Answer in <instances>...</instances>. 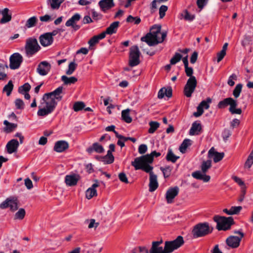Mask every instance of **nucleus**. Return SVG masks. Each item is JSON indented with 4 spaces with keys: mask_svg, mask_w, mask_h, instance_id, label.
Segmentation results:
<instances>
[{
    "mask_svg": "<svg viewBox=\"0 0 253 253\" xmlns=\"http://www.w3.org/2000/svg\"><path fill=\"white\" fill-rule=\"evenodd\" d=\"M224 153H219L215 151L213 147H212L208 152V157L212 158L214 163H217L221 161L224 157Z\"/></svg>",
    "mask_w": 253,
    "mask_h": 253,
    "instance_id": "24",
    "label": "nucleus"
},
{
    "mask_svg": "<svg viewBox=\"0 0 253 253\" xmlns=\"http://www.w3.org/2000/svg\"><path fill=\"white\" fill-rule=\"evenodd\" d=\"M23 57L19 53H14L9 58V68L12 70L18 69L23 62Z\"/></svg>",
    "mask_w": 253,
    "mask_h": 253,
    "instance_id": "14",
    "label": "nucleus"
},
{
    "mask_svg": "<svg viewBox=\"0 0 253 253\" xmlns=\"http://www.w3.org/2000/svg\"><path fill=\"white\" fill-rule=\"evenodd\" d=\"M134 168L135 170L141 169L144 171L149 174L150 182L149 184V190L150 192H153L155 191L158 187L159 184L157 181V176L152 171L153 167L152 166H147L146 167H137V168L136 167Z\"/></svg>",
    "mask_w": 253,
    "mask_h": 253,
    "instance_id": "6",
    "label": "nucleus"
},
{
    "mask_svg": "<svg viewBox=\"0 0 253 253\" xmlns=\"http://www.w3.org/2000/svg\"><path fill=\"white\" fill-rule=\"evenodd\" d=\"M140 52L138 47L137 45H134L130 47L129 54L128 65L132 67L139 65L140 61Z\"/></svg>",
    "mask_w": 253,
    "mask_h": 253,
    "instance_id": "11",
    "label": "nucleus"
},
{
    "mask_svg": "<svg viewBox=\"0 0 253 253\" xmlns=\"http://www.w3.org/2000/svg\"><path fill=\"white\" fill-rule=\"evenodd\" d=\"M104 38L105 34L101 33V34L96 36H94L92 38H91L88 41V43L90 46H92L98 43L100 40H102Z\"/></svg>",
    "mask_w": 253,
    "mask_h": 253,
    "instance_id": "33",
    "label": "nucleus"
},
{
    "mask_svg": "<svg viewBox=\"0 0 253 253\" xmlns=\"http://www.w3.org/2000/svg\"><path fill=\"white\" fill-rule=\"evenodd\" d=\"M230 209H231L232 215L238 214L240 213V212L242 210V207L241 206H233V207H231Z\"/></svg>",
    "mask_w": 253,
    "mask_h": 253,
    "instance_id": "57",
    "label": "nucleus"
},
{
    "mask_svg": "<svg viewBox=\"0 0 253 253\" xmlns=\"http://www.w3.org/2000/svg\"><path fill=\"white\" fill-rule=\"evenodd\" d=\"M150 128L148 130L149 133H153L159 127L160 124L157 122H150L149 123Z\"/></svg>",
    "mask_w": 253,
    "mask_h": 253,
    "instance_id": "43",
    "label": "nucleus"
},
{
    "mask_svg": "<svg viewBox=\"0 0 253 253\" xmlns=\"http://www.w3.org/2000/svg\"><path fill=\"white\" fill-rule=\"evenodd\" d=\"M56 105L57 102L54 98L45 93L42 96L41 105L39 106V110L37 115L41 117L47 116L53 111Z\"/></svg>",
    "mask_w": 253,
    "mask_h": 253,
    "instance_id": "1",
    "label": "nucleus"
},
{
    "mask_svg": "<svg viewBox=\"0 0 253 253\" xmlns=\"http://www.w3.org/2000/svg\"><path fill=\"white\" fill-rule=\"evenodd\" d=\"M211 167V161H204L201 165V171L197 170L192 173V176L199 180H202L205 182H209L210 180L211 176L206 173Z\"/></svg>",
    "mask_w": 253,
    "mask_h": 253,
    "instance_id": "3",
    "label": "nucleus"
},
{
    "mask_svg": "<svg viewBox=\"0 0 253 253\" xmlns=\"http://www.w3.org/2000/svg\"><path fill=\"white\" fill-rule=\"evenodd\" d=\"M31 89V85L28 83L24 84L18 88V91L20 93L24 94L25 92H28Z\"/></svg>",
    "mask_w": 253,
    "mask_h": 253,
    "instance_id": "49",
    "label": "nucleus"
},
{
    "mask_svg": "<svg viewBox=\"0 0 253 253\" xmlns=\"http://www.w3.org/2000/svg\"><path fill=\"white\" fill-rule=\"evenodd\" d=\"M80 176L78 174H73L67 175L65 178V182L67 185L69 186L77 185L78 181L80 180Z\"/></svg>",
    "mask_w": 253,
    "mask_h": 253,
    "instance_id": "21",
    "label": "nucleus"
},
{
    "mask_svg": "<svg viewBox=\"0 0 253 253\" xmlns=\"http://www.w3.org/2000/svg\"><path fill=\"white\" fill-rule=\"evenodd\" d=\"M182 55L178 53H175L173 57L170 59V63L172 65L175 64L178 62L181 59Z\"/></svg>",
    "mask_w": 253,
    "mask_h": 253,
    "instance_id": "53",
    "label": "nucleus"
},
{
    "mask_svg": "<svg viewBox=\"0 0 253 253\" xmlns=\"http://www.w3.org/2000/svg\"><path fill=\"white\" fill-rule=\"evenodd\" d=\"M18 141L15 139H11L7 143L6 149L8 154L16 152L19 146Z\"/></svg>",
    "mask_w": 253,
    "mask_h": 253,
    "instance_id": "23",
    "label": "nucleus"
},
{
    "mask_svg": "<svg viewBox=\"0 0 253 253\" xmlns=\"http://www.w3.org/2000/svg\"><path fill=\"white\" fill-rule=\"evenodd\" d=\"M242 84H237L235 86L233 92V95L236 98H238L239 96L240 93L242 91Z\"/></svg>",
    "mask_w": 253,
    "mask_h": 253,
    "instance_id": "50",
    "label": "nucleus"
},
{
    "mask_svg": "<svg viewBox=\"0 0 253 253\" xmlns=\"http://www.w3.org/2000/svg\"><path fill=\"white\" fill-rule=\"evenodd\" d=\"M191 140L189 139H185L183 140L180 146H179V150L182 153H185L187 148L191 144Z\"/></svg>",
    "mask_w": 253,
    "mask_h": 253,
    "instance_id": "36",
    "label": "nucleus"
},
{
    "mask_svg": "<svg viewBox=\"0 0 253 253\" xmlns=\"http://www.w3.org/2000/svg\"><path fill=\"white\" fill-rule=\"evenodd\" d=\"M13 88V84L12 81H9L8 84L5 85L3 88V91L6 92L7 96H9Z\"/></svg>",
    "mask_w": 253,
    "mask_h": 253,
    "instance_id": "42",
    "label": "nucleus"
},
{
    "mask_svg": "<svg viewBox=\"0 0 253 253\" xmlns=\"http://www.w3.org/2000/svg\"><path fill=\"white\" fill-rule=\"evenodd\" d=\"M197 111L196 112H194L193 115L196 117H198L201 116L204 113V109L202 107V106L199 105L197 107Z\"/></svg>",
    "mask_w": 253,
    "mask_h": 253,
    "instance_id": "58",
    "label": "nucleus"
},
{
    "mask_svg": "<svg viewBox=\"0 0 253 253\" xmlns=\"http://www.w3.org/2000/svg\"><path fill=\"white\" fill-rule=\"evenodd\" d=\"M63 87L60 86L57 88L53 91L46 93V94L51 98H54V100H57L59 101L61 100L62 99V94H63Z\"/></svg>",
    "mask_w": 253,
    "mask_h": 253,
    "instance_id": "25",
    "label": "nucleus"
},
{
    "mask_svg": "<svg viewBox=\"0 0 253 253\" xmlns=\"http://www.w3.org/2000/svg\"><path fill=\"white\" fill-rule=\"evenodd\" d=\"M233 80H237V76L234 74H232L229 77L228 80V85H229L231 86H232L234 85L235 82L233 81Z\"/></svg>",
    "mask_w": 253,
    "mask_h": 253,
    "instance_id": "61",
    "label": "nucleus"
},
{
    "mask_svg": "<svg viewBox=\"0 0 253 253\" xmlns=\"http://www.w3.org/2000/svg\"><path fill=\"white\" fill-rule=\"evenodd\" d=\"M130 110L129 109H126L122 111V119L126 123H130L132 119L130 116Z\"/></svg>",
    "mask_w": 253,
    "mask_h": 253,
    "instance_id": "34",
    "label": "nucleus"
},
{
    "mask_svg": "<svg viewBox=\"0 0 253 253\" xmlns=\"http://www.w3.org/2000/svg\"><path fill=\"white\" fill-rule=\"evenodd\" d=\"M163 240L153 241L152 243V246L149 250V253H166L165 247L163 248L161 245Z\"/></svg>",
    "mask_w": 253,
    "mask_h": 253,
    "instance_id": "19",
    "label": "nucleus"
},
{
    "mask_svg": "<svg viewBox=\"0 0 253 253\" xmlns=\"http://www.w3.org/2000/svg\"><path fill=\"white\" fill-rule=\"evenodd\" d=\"M126 21L127 22L134 23V24L137 25L140 23L141 19L138 17H133L131 15H129L127 17Z\"/></svg>",
    "mask_w": 253,
    "mask_h": 253,
    "instance_id": "48",
    "label": "nucleus"
},
{
    "mask_svg": "<svg viewBox=\"0 0 253 253\" xmlns=\"http://www.w3.org/2000/svg\"><path fill=\"white\" fill-rule=\"evenodd\" d=\"M15 106L18 109H23L24 108V103L21 99H16L15 101Z\"/></svg>",
    "mask_w": 253,
    "mask_h": 253,
    "instance_id": "56",
    "label": "nucleus"
},
{
    "mask_svg": "<svg viewBox=\"0 0 253 253\" xmlns=\"http://www.w3.org/2000/svg\"><path fill=\"white\" fill-rule=\"evenodd\" d=\"M102 158L105 164H110L113 163L114 161V157L112 153H111L110 151H107V155Z\"/></svg>",
    "mask_w": 253,
    "mask_h": 253,
    "instance_id": "41",
    "label": "nucleus"
},
{
    "mask_svg": "<svg viewBox=\"0 0 253 253\" xmlns=\"http://www.w3.org/2000/svg\"><path fill=\"white\" fill-rule=\"evenodd\" d=\"M9 208L11 211H15L18 209V201L16 198L10 197L6 199L0 204V208L1 209Z\"/></svg>",
    "mask_w": 253,
    "mask_h": 253,
    "instance_id": "15",
    "label": "nucleus"
},
{
    "mask_svg": "<svg viewBox=\"0 0 253 253\" xmlns=\"http://www.w3.org/2000/svg\"><path fill=\"white\" fill-rule=\"evenodd\" d=\"M213 228L208 222L200 223L194 226L192 234L195 238L207 236L212 232Z\"/></svg>",
    "mask_w": 253,
    "mask_h": 253,
    "instance_id": "4",
    "label": "nucleus"
},
{
    "mask_svg": "<svg viewBox=\"0 0 253 253\" xmlns=\"http://www.w3.org/2000/svg\"><path fill=\"white\" fill-rule=\"evenodd\" d=\"M69 148V144L64 140H60L57 141L54 146V150L57 152L61 153Z\"/></svg>",
    "mask_w": 253,
    "mask_h": 253,
    "instance_id": "26",
    "label": "nucleus"
},
{
    "mask_svg": "<svg viewBox=\"0 0 253 253\" xmlns=\"http://www.w3.org/2000/svg\"><path fill=\"white\" fill-rule=\"evenodd\" d=\"M85 107V104L82 101L76 102L73 105V109L75 112H78L83 109Z\"/></svg>",
    "mask_w": 253,
    "mask_h": 253,
    "instance_id": "44",
    "label": "nucleus"
},
{
    "mask_svg": "<svg viewBox=\"0 0 253 253\" xmlns=\"http://www.w3.org/2000/svg\"><path fill=\"white\" fill-rule=\"evenodd\" d=\"M40 42L44 47L50 45L53 42V38L50 37L47 33L41 35L39 37Z\"/></svg>",
    "mask_w": 253,
    "mask_h": 253,
    "instance_id": "22",
    "label": "nucleus"
},
{
    "mask_svg": "<svg viewBox=\"0 0 253 253\" xmlns=\"http://www.w3.org/2000/svg\"><path fill=\"white\" fill-rule=\"evenodd\" d=\"M98 4L103 12H106L115 6L113 0H101Z\"/></svg>",
    "mask_w": 253,
    "mask_h": 253,
    "instance_id": "27",
    "label": "nucleus"
},
{
    "mask_svg": "<svg viewBox=\"0 0 253 253\" xmlns=\"http://www.w3.org/2000/svg\"><path fill=\"white\" fill-rule=\"evenodd\" d=\"M160 169L163 171L164 176L167 178L170 176L172 169L170 166H167L165 168L161 167Z\"/></svg>",
    "mask_w": 253,
    "mask_h": 253,
    "instance_id": "51",
    "label": "nucleus"
},
{
    "mask_svg": "<svg viewBox=\"0 0 253 253\" xmlns=\"http://www.w3.org/2000/svg\"><path fill=\"white\" fill-rule=\"evenodd\" d=\"M119 178L123 182L128 183V181L126 174L124 172H121L119 174Z\"/></svg>",
    "mask_w": 253,
    "mask_h": 253,
    "instance_id": "59",
    "label": "nucleus"
},
{
    "mask_svg": "<svg viewBox=\"0 0 253 253\" xmlns=\"http://www.w3.org/2000/svg\"><path fill=\"white\" fill-rule=\"evenodd\" d=\"M120 22L119 21H115L110 24V25L106 29V31L102 32L105 34V37L106 34L112 35L117 32V29L119 27Z\"/></svg>",
    "mask_w": 253,
    "mask_h": 253,
    "instance_id": "29",
    "label": "nucleus"
},
{
    "mask_svg": "<svg viewBox=\"0 0 253 253\" xmlns=\"http://www.w3.org/2000/svg\"><path fill=\"white\" fill-rule=\"evenodd\" d=\"M81 15L79 13H76L71 17L65 23L67 27H71L74 31H77L80 28V26L77 24L81 19Z\"/></svg>",
    "mask_w": 253,
    "mask_h": 253,
    "instance_id": "16",
    "label": "nucleus"
},
{
    "mask_svg": "<svg viewBox=\"0 0 253 253\" xmlns=\"http://www.w3.org/2000/svg\"><path fill=\"white\" fill-rule=\"evenodd\" d=\"M99 222H95V220L94 219H91L89 220V223L88 226V228H96L99 225Z\"/></svg>",
    "mask_w": 253,
    "mask_h": 253,
    "instance_id": "62",
    "label": "nucleus"
},
{
    "mask_svg": "<svg viewBox=\"0 0 253 253\" xmlns=\"http://www.w3.org/2000/svg\"><path fill=\"white\" fill-rule=\"evenodd\" d=\"M197 84V81L195 77L189 78L184 87V94L187 97H190L195 90Z\"/></svg>",
    "mask_w": 253,
    "mask_h": 253,
    "instance_id": "12",
    "label": "nucleus"
},
{
    "mask_svg": "<svg viewBox=\"0 0 253 253\" xmlns=\"http://www.w3.org/2000/svg\"><path fill=\"white\" fill-rule=\"evenodd\" d=\"M179 158V157L178 156H176L173 154L171 149H169L168 150V152L166 156V160L168 161L174 163Z\"/></svg>",
    "mask_w": 253,
    "mask_h": 253,
    "instance_id": "38",
    "label": "nucleus"
},
{
    "mask_svg": "<svg viewBox=\"0 0 253 253\" xmlns=\"http://www.w3.org/2000/svg\"><path fill=\"white\" fill-rule=\"evenodd\" d=\"M0 14L2 15V18L0 20L1 24L6 23L11 20V14L9 12L8 8H5L2 11H0Z\"/></svg>",
    "mask_w": 253,
    "mask_h": 253,
    "instance_id": "28",
    "label": "nucleus"
},
{
    "mask_svg": "<svg viewBox=\"0 0 253 253\" xmlns=\"http://www.w3.org/2000/svg\"><path fill=\"white\" fill-rule=\"evenodd\" d=\"M211 102V99L210 97L207 98L205 100H203L200 103L202 107L205 109H208L210 107V104Z\"/></svg>",
    "mask_w": 253,
    "mask_h": 253,
    "instance_id": "54",
    "label": "nucleus"
},
{
    "mask_svg": "<svg viewBox=\"0 0 253 253\" xmlns=\"http://www.w3.org/2000/svg\"><path fill=\"white\" fill-rule=\"evenodd\" d=\"M25 211L24 209L21 208L19 211L15 213L14 219H23L25 216Z\"/></svg>",
    "mask_w": 253,
    "mask_h": 253,
    "instance_id": "45",
    "label": "nucleus"
},
{
    "mask_svg": "<svg viewBox=\"0 0 253 253\" xmlns=\"http://www.w3.org/2000/svg\"><path fill=\"white\" fill-rule=\"evenodd\" d=\"M147 146L146 144H141L138 147V152L140 154H143L146 152Z\"/></svg>",
    "mask_w": 253,
    "mask_h": 253,
    "instance_id": "63",
    "label": "nucleus"
},
{
    "mask_svg": "<svg viewBox=\"0 0 253 253\" xmlns=\"http://www.w3.org/2000/svg\"><path fill=\"white\" fill-rule=\"evenodd\" d=\"M38 22V19L36 16H33L29 18L26 23L25 26L28 28H30L36 26Z\"/></svg>",
    "mask_w": 253,
    "mask_h": 253,
    "instance_id": "39",
    "label": "nucleus"
},
{
    "mask_svg": "<svg viewBox=\"0 0 253 253\" xmlns=\"http://www.w3.org/2000/svg\"><path fill=\"white\" fill-rule=\"evenodd\" d=\"M95 182L92 186L89 187L85 192L86 198L89 200L94 196H97V193L96 188L99 186V182L98 180L95 179L94 180Z\"/></svg>",
    "mask_w": 253,
    "mask_h": 253,
    "instance_id": "20",
    "label": "nucleus"
},
{
    "mask_svg": "<svg viewBox=\"0 0 253 253\" xmlns=\"http://www.w3.org/2000/svg\"><path fill=\"white\" fill-rule=\"evenodd\" d=\"M213 220L216 222V228L218 230H227L230 228L231 226L234 224L232 217H226L218 215L214 216Z\"/></svg>",
    "mask_w": 253,
    "mask_h": 253,
    "instance_id": "7",
    "label": "nucleus"
},
{
    "mask_svg": "<svg viewBox=\"0 0 253 253\" xmlns=\"http://www.w3.org/2000/svg\"><path fill=\"white\" fill-rule=\"evenodd\" d=\"M184 240L181 236H178L173 241H167L165 242L166 253H170L177 250L184 244Z\"/></svg>",
    "mask_w": 253,
    "mask_h": 253,
    "instance_id": "9",
    "label": "nucleus"
},
{
    "mask_svg": "<svg viewBox=\"0 0 253 253\" xmlns=\"http://www.w3.org/2000/svg\"><path fill=\"white\" fill-rule=\"evenodd\" d=\"M77 67V64L75 62H71L68 66V69L66 71V74L70 75L73 74Z\"/></svg>",
    "mask_w": 253,
    "mask_h": 253,
    "instance_id": "47",
    "label": "nucleus"
},
{
    "mask_svg": "<svg viewBox=\"0 0 253 253\" xmlns=\"http://www.w3.org/2000/svg\"><path fill=\"white\" fill-rule=\"evenodd\" d=\"M253 164V150L248 157L245 163V167L250 169Z\"/></svg>",
    "mask_w": 253,
    "mask_h": 253,
    "instance_id": "46",
    "label": "nucleus"
},
{
    "mask_svg": "<svg viewBox=\"0 0 253 253\" xmlns=\"http://www.w3.org/2000/svg\"><path fill=\"white\" fill-rule=\"evenodd\" d=\"M41 48V47L36 38H29L26 40L25 50L26 54L28 56H33L38 52Z\"/></svg>",
    "mask_w": 253,
    "mask_h": 253,
    "instance_id": "8",
    "label": "nucleus"
},
{
    "mask_svg": "<svg viewBox=\"0 0 253 253\" xmlns=\"http://www.w3.org/2000/svg\"><path fill=\"white\" fill-rule=\"evenodd\" d=\"M208 0H197V4L199 8L201 10L206 4Z\"/></svg>",
    "mask_w": 253,
    "mask_h": 253,
    "instance_id": "64",
    "label": "nucleus"
},
{
    "mask_svg": "<svg viewBox=\"0 0 253 253\" xmlns=\"http://www.w3.org/2000/svg\"><path fill=\"white\" fill-rule=\"evenodd\" d=\"M51 69V65L48 62L43 61L39 63L37 72L41 76H45Z\"/></svg>",
    "mask_w": 253,
    "mask_h": 253,
    "instance_id": "17",
    "label": "nucleus"
},
{
    "mask_svg": "<svg viewBox=\"0 0 253 253\" xmlns=\"http://www.w3.org/2000/svg\"><path fill=\"white\" fill-rule=\"evenodd\" d=\"M167 32H163L162 33V37L161 38H157L155 36H153L152 33H148L145 36L141 38V41L146 42L149 46H154L159 43H162L165 40L167 37Z\"/></svg>",
    "mask_w": 253,
    "mask_h": 253,
    "instance_id": "10",
    "label": "nucleus"
},
{
    "mask_svg": "<svg viewBox=\"0 0 253 253\" xmlns=\"http://www.w3.org/2000/svg\"><path fill=\"white\" fill-rule=\"evenodd\" d=\"M185 72L187 76L189 77V78H191L192 77H194L192 76L193 73V70L192 68L189 67L188 65L187 66H185Z\"/></svg>",
    "mask_w": 253,
    "mask_h": 253,
    "instance_id": "60",
    "label": "nucleus"
},
{
    "mask_svg": "<svg viewBox=\"0 0 253 253\" xmlns=\"http://www.w3.org/2000/svg\"><path fill=\"white\" fill-rule=\"evenodd\" d=\"M229 105V112L232 114H241L242 111L241 108H236L237 106V101L231 97H228L224 99L219 101L217 104V107L219 109H223Z\"/></svg>",
    "mask_w": 253,
    "mask_h": 253,
    "instance_id": "5",
    "label": "nucleus"
},
{
    "mask_svg": "<svg viewBox=\"0 0 253 253\" xmlns=\"http://www.w3.org/2000/svg\"><path fill=\"white\" fill-rule=\"evenodd\" d=\"M3 124L6 126L4 128V131L7 133L12 132L15 128L17 126V125L16 124L10 123L7 120H5L3 122Z\"/></svg>",
    "mask_w": 253,
    "mask_h": 253,
    "instance_id": "35",
    "label": "nucleus"
},
{
    "mask_svg": "<svg viewBox=\"0 0 253 253\" xmlns=\"http://www.w3.org/2000/svg\"><path fill=\"white\" fill-rule=\"evenodd\" d=\"M87 152L91 154L93 151L98 153H102L104 151L103 146L99 143L96 142L94 143L92 145L87 149Z\"/></svg>",
    "mask_w": 253,
    "mask_h": 253,
    "instance_id": "30",
    "label": "nucleus"
},
{
    "mask_svg": "<svg viewBox=\"0 0 253 253\" xmlns=\"http://www.w3.org/2000/svg\"><path fill=\"white\" fill-rule=\"evenodd\" d=\"M202 130V126L200 123L197 122H194L192 125L189 131L191 135H198Z\"/></svg>",
    "mask_w": 253,
    "mask_h": 253,
    "instance_id": "31",
    "label": "nucleus"
},
{
    "mask_svg": "<svg viewBox=\"0 0 253 253\" xmlns=\"http://www.w3.org/2000/svg\"><path fill=\"white\" fill-rule=\"evenodd\" d=\"M181 16L186 21H191L195 18V16L190 14L187 10H185L183 13H181Z\"/></svg>",
    "mask_w": 253,
    "mask_h": 253,
    "instance_id": "52",
    "label": "nucleus"
},
{
    "mask_svg": "<svg viewBox=\"0 0 253 253\" xmlns=\"http://www.w3.org/2000/svg\"><path fill=\"white\" fill-rule=\"evenodd\" d=\"M168 6L165 5H163L160 7L159 15L161 19L165 16L166 12L168 10Z\"/></svg>",
    "mask_w": 253,
    "mask_h": 253,
    "instance_id": "55",
    "label": "nucleus"
},
{
    "mask_svg": "<svg viewBox=\"0 0 253 253\" xmlns=\"http://www.w3.org/2000/svg\"><path fill=\"white\" fill-rule=\"evenodd\" d=\"M179 192L178 187L170 188L169 189L166 194V198L168 203L170 204L173 202V199L177 196Z\"/></svg>",
    "mask_w": 253,
    "mask_h": 253,
    "instance_id": "18",
    "label": "nucleus"
},
{
    "mask_svg": "<svg viewBox=\"0 0 253 253\" xmlns=\"http://www.w3.org/2000/svg\"><path fill=\"white\" fill-rule=\"evenodd\" d=\"M61 80L65 84L67 85L75 84L77 82L78 79L75 77H68L64 75L61 77Z\"/></svg>",
    "mask_w": 253,
    "mask_h": 253,
    "instance_id": "37",
    "label": "nucleus"
},
{
    "mask_svg": "<svg viewBox=\"0 0 253 253\" xmlns=\"http://www.w3.org/2000/svg\"><path fill=\"white\" fill-rule=\"evenodd\" d=\"M161 27L159 25H154L150 29V33H152L153 36H155L157 38H159V35L161 34L162 35V33H161Z\"/></svg>",
    "mask_w": 253,
    "mask_h": 253,
    "instance_id": "40",
    "label": "nucleus"
},
{
    "mask_svg": "<svg viewBox=\"0 0 253 253\" xmlns=\"http://www.w3.org/2000/svg\"><path fill=\"white\" fill-rule=\"evenodd\" d=\"M161 155V154L160 152L154 151L150 154L136 158L133 161L131 162V165L134 168H137V167H146L151 166L150 164L153 163L154 157H158Z\"/></svg>",
    "mask_w": 253,
    "mask_h": 253,
    "instance_id": "2",
    "label": "nucleus"
},
{
    "mask_svg": "<svg viewBox=\"0 0 253 253\" xmlns=\"http://www.w3.org/2000/svg\"><path fill=\"white\" fill-rule=\"evenodd\" d=\"M234 233L239 234L240 236H231L227 238L226 242L230 247L237 248L239 246L241 241L244 236V234L241 231H235Z\"/></svg>",
    "mask_w": 253,
    "mask_h": 253,
    "instance_id": "13",
    "label": "nucleus"
},
{
    "mask_svg": "<svg viewBox=\"0 0 253 253\" xmlns=\"http://www.w3.org/2000/svg\"><path fill=\"white\" fill-rule=\"evenodd\" d=\"M65 0H47V3L52 10L58 9Z\"/></svg>",
    "mask_w": 253,
    "mask_h": 253,
    "instance_id": "32",
    "label": "nucleus"
}]
</instances>
